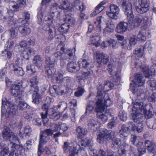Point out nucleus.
<instances>
[{"label": "nucleus", "mask_w": 156, "mask_h": 156, "mask_svg": "<svg viewBox=\"0 0 156 156\" xmlns=\"http://www.w3.org/2000/svg\"><path fill=\"white\" fill-rule=\"evenodd\" d=\"M68 6H70L71 8V10H68L69 11L72 10L73 8H75L78 10H79L80 11H82L84 10L86 7L84 4L81 2L79 0H77L72 3L71 5L69 3Z\"/></svg>", "instance_id": "obj_17"}, {"label": "nucleus", "mask_w": 156, "mask_h": 156, "mask_svg": "<svg viewBox=\"0 0 156 156\" xmlns=\"http://www.w3.org/2000/svg\"><path fill=\"white\" fill-rule=\"evenodd\" d=\"M144 127V126L142 122H140L137 123L136 126L133 125L131 130L133 131L136 130L138 133H139L143 131Z\"/></svg>", "instance_id": "obj_35"}, {"label": "nucleus", "mask_w": 156, "mask_h": 156, "mask_svg": "<svg viewBox=\"0 0 156 156\" xmlns=\"http://www.w3.org/2000/svg\"><path fill=\"white\" fill-rule=\"evenodd\" d=\"M131 12L126 15L127 17V20L129 23L131 24L132 26L135 27H137L140 25H143L142 27H145L146 28V25L148 20V18L143 16L140 15H136L134 18L132 10H131Z\"/></svg>", "instance_id": "obj_3"}, {"label": "nucleus", "mask_w": 156, "mask_h": 156, "mask_svg": "<svg viewBox=\"0 0 156 156\" xmlns=\"http://www.w3.org/2000/svg\"><path fill=\"white\" fill-rule=\"evenodd\" d=\"M82 146L88 147L89 153L90 155H93L96 152V151L93 148V144L90 139L87 138L82 140L80 142Z\"/></svg>", "instance_id": "obj_13"}, {"label": "nucleus", "mask_w": 156, "mask_h": 156, "mask_svg": "<svg viewBox=\"0 0 156 156\" xmlns=\"http://www.w3.org/2000/svg\"><path fill=\"white\" fill-rule=\"evenodd\" d=\"M67 69L71 73L76 72L79 70L80 68L74 62H71L67 64Z\"/></svg>", "instance_id": "obj_29"}, {"label": "nucleus", "mask_w": 156, "mask_h": 156, "mask_svg": "<svg viewBox=\"0 0 156 156\" xmlns=\"http://www.w3.org/2000/svg\"><path fill=\"white\" fill-rule=\"evenodd\" d=\"M140 110L132 109L131 112V117L135 122L142 121L143 115L140 113Z\"/></svg>", "instance_id": "obj_15"}, {"label": "nucleus", "mask_w": 156, "mask_h": 156, "mask_svg": "<svg viewBox=\"0 0 156 156\" xmlns=\"http://www.w3.org/2000/svg\"><path fill=\"white\" fill-rule=\"evenodd\" d=\"M30 106L24 101H20L18 105V108L20 110H23L26 108H30Z\"/></svg>", "instance_id": "obj_48"}, {"label": "nucleus", "mask_w": 156, "mask_h": 156, "mask_svg": "<svg viewBox=\"0 0 156 156\" xmlns=\"http://www.w3.org/2000/svg\"><path fill=\"white\" fill-rule=\"evenodd\" d=\"M112 131L106 129H101L99 131L97 138V141L100 144L109 141L112 138Z\"/></svg>", "instance_id": "obj_5"}, {"label": "nucleus", "mask_w": 156, "mask_h": 156, "mask_svg": "<svg viewBox=\"0 0 156 156\" xmlns=\"http://www.w3.org/2000/svg\"><path fill=\"white\" fill-rule=\"evenodd\" d=\"M30 89L32 87H38L37 85L38 83V81L37 80V76H36L32 78L30 80Z\"/></svg>", "instance_id": "obj_47"}, {"label": "nucleus", "mask_w": 156, "mask_h": 156, "mask_svg": "<svg viewBox=\"0 0 156 156\" xmlns=\"http://www.w3.org/2000/svg\"><path fill=\"white\" fill-rule=\"evenodd\" d=\"M53 126L54 127L53 129H48L41 132L42 133L46 132H47L46 136L47 135V136L50 137V136L52 135L53 138H55L59 136L63 132L67 130L68 129V127L65 124L60 122L53 124Z\"/></svg>", "instance_id": "obj_2"}, {"label": "nucleus", "mask_w": 156, "mask_h": 156, "mask_svg": "<svg viewBox=\"0 0 156 156\" xmlns=\"http://www.w3.org/2000/svg\"><path fill=\"white\" fill-rule=\"evenodd\" d=\"M118 116L120 119L123 121H125L127 119V115L125 111L121 110L119 112Z\"/></svg>", "instance_id": "obj_54"}, {"label": "nucleus", "mask_w": 156, "mask_h": 156, "mask_svg": "<svg viewBox=\"0 0 156 156\" xmlns=\"http://www.w3.org/2000/svg\"><path fill=\"white\" fill-rule=\"evenodd\" d=\"M32 131V129L30 126H26L23 128V133L22 134L21 133H20L19 135L21 136L23 138L25 137H28L30 135Z\"/></svg>", "instance_id": "obj_28"}, {"label": "nucleus", "mask_w": 156, "mask_h": 156, "mask_svg": "<svg viewBox=\"0 0 156 156\" xmlns=\"http://www.w3.org/2000/svg\"><path fill=\"white\" fill-rule=\"evenodd\" d=\"M110 12H107L106 14L111 19L116 20L118 18V15L119 14V9L117 5L112 4L110 6Z\"/></svg>", "instance_id": "obj_11"}, {"label": "nucleus", "mask_w": 156, "mask_h": 156, "mask_svg": "<svg viewBox=\"0 0 156 156\" xmlns=\"http://www.w3.org/2000/svg\"><path fill=\"white\" fill-rule=\"evenodd\" d=\"M26 0H17V3L16 5H12V7L15 9H17L21 7V5L25 4Z\"/></svg>", "instance_id": "obj_56"}, {"label": "nucleus", "mask_w": 156, "mask_h": 156, "mask_svg": "<svg viewBox=\"0 0 156 156\" xmlns=\"http://www.w3.org/2000/svg\"><path fill=\"white\" fill-rule=\"evenodd\" d=\"M42 109L44 111V112L41 113V118L42 119H44L46 122H47L48 119L47 118L48 109V105L46 104H44L42 106Z\"/></svg>", "instance_id": "obj_38"}, {"label": "nucleus", "mask_w": 156, "mask_h": 156, "mask_svg": "<svg viewBox=\"0 0 156 156\" xmlns=\"http://www.w3.org/2000/svg\"><path fill=\"white\" fill-rule=\"evenodd\" d=\"M116 41L112 39H108L105 42H103L104 48L107 47L108 46H110L113 48L115 49L116 48Z\"/></svg>", "instance_id": "obj_37"}, {"label": "nucleus", "mask_w": 156, "mask_h": 156, "mask_svg": "<svg viewBox=\"0 0 156 156\" xmlns=\"http://www.w3.org/2000/svg\"><path fill=\"white\" fill-rule=\"evenodd\" d=\"M63 74L60 73H58V76L56 77V81L58 83H63L64 81V77H63Z\"/></svg>", "instance_id": "obj_61"}, {"label": "nucleus", "mask_w": 156, "mask_h": 156, "mask_svg": "<svg viewBox=\"0 0 156 156\" xmlns=\"http://www.w3.org/2000/svg\"><path fill=\"white\" fill-rule=\"evenodd\" d=\"M12 105V102L11 100H7L5 98H4L2 99V111L3 110V108L4 107L5 109H6L8 107H9Z\"/></svg>", "instance_id": "obj_44"}, {"label": "nucleus", "mask_w": 156, "mask_h": 156, "mask_svg": "<svg viewBox=\"0 0 156 156\" xmlns=\"http://www.w3.org/2000/svg\"><path fill=\"white\" fill-rule=\"evenodd\" d=\"M76 130L79 136L81 137H83L87 133L85 129L80 126H78L76 128Z\"/></svg>", "instance_id": "obj_45"}, {"label": "nucleus", "mask_w": 156, "mask_h": 156, "mask_svg": "<svg viewBox=\"0 0 156 156\" xmlns=\"http://www.w3.org/2000/svg\"><path fill=\"white\" fill-rule=\"evenodd\" d=\"M13 13L12 11H9L6 13L3 17L4 21L7 22L10 26L12 25L14 23L13 16Z\"/></svg>", "instance_id": "obj_22"}, {"label": "nucleus", "mask_w": 156, "mask_h": 156, "mask_svg": "<svg viewBox=\"0 0 156 156\" xmlns=\"http://www.w3.org/2000/svg\"><path fill=\"white\" fill-rule=\"evenodd\" d=\"M152 76L151 77V79L147 82L148 84L152 88L151 90L156 89V80L151 78Z\"/></svg>", "instance_id": "obj_50"}, {"label": "nucleus", "mask_w": 156, "mask_h": 156, "mask_svg": "<svg viewBox=\"0 0 156 156\" xmlns=\"http://www.w3.org/2000/svg\"><path fill=\"white\" fill-rule=\"evenodd\" d=\"M74 82V80L73 77L67 76L64 77L63 83L64 86L66 87V89H68L73 86Z\"/></svg>", "instance_id": "obj_24"}, {"label": "nucleus", "mask_w": 156, "mask_h": 156, "mask_svg": "<svg viewBox=\"0 0 156 156\" xmlns=\"http://www.w3.org/2000/svg\"><path fill=\"white\" fill-rule=\"evenodd\" d=\"M50 2H51L50 11L52 13L62 9L66 10L71 9L70 6H68L69 4L67 0H42V4L45 5Z\"/></svg>", "instance_id": "obj_1"}, {"label": "nucleus", "mask_w": 156, "mask_h": 156, "mask_svg": "<svg viewBox=\"0 0 156 156\" xmlns=\"http://www.w3.org/2000/svg\"><path fill=\"white\" fill-rule=\"evenodd\" d=\"M145 78L142 74L137 73L135 75V78L133 80L134 84H130V88L133 93L135 94L136 92L137 89L135 88V86H142L145 83Z\"/></svg>", "instance_id": "obj_4"}, {"label": "nucleus", "mask_w": 156, "mask_h": 156, "mask_svg": "<svg viewBox=\"0 0 156 156\" xmlns=\"http://www.w3.org/2000/svg\"><path fill=\"white\" fill-rule=\"evenodd\" d=\"M138 5L135 6L138 13L143 14L149 9V2L148 0H138Z\"/></svg>", "instance_id": "obj_7"}, {"label": "nucleus", "mask_w": 156, "mask_h": 156, "mask_svg": "<svg viewBox=\"0 0 156 156\" xmlns=\"http://www.w3.org/2000/svg\"><path fill=\"white\" fill-rule=\"evenodd\" d=\"M120 140L118 138H114L112 140V147L114 149H117L119 146Z\"/></svg>", "instance_id": "obj_51"}, {"label": "nucleus", "mask_w": 156, "mask_h": 156, "mask_svg": "<svg viewBox=\"0 0 156 156\" xmlns=\"http://www.w3.org/2000/svg\"><path fill=\"white\" fill-rule=\"evenodd\" d=\"M34 54V51L33 49L28 47L25 48L21 54V56L24 58L28 59L29 57L31 55H33Z\"/></svg>", "instance_id": "obj_25"}, {"label": "nucleus", "mask_w": 156, "mask_h": 156, "mask_svg": "<svg viewBox=\"0 0 156 156\" xmlns=\"http://www.w3.org/2000/svg\"><path fill=\"white\" fill-rule=\"evenodd\" d=\"M112 104V102L110 99L105 101L104 103H102V99H99L96 102V106L95 110L96 112H101L104 111L106 107L107 108V107L110 106Z\"/></svg>", "instance_id": "obj_9"}, {"label": "nucleus", "mask_w": 156, "mask_h": 156, "mask_svg": "<svg viewBox=\"0 0 156 156\" xmlns=\"http://www.w3.org/2000/svg\"><path fill=\"white\" fill-rule=\"evenodd\" d=\"M98 116L104 122H106L108 119L107 115L103 114H99V113H98Z\"/></svg>", "instance_id": "obj_64"}, {"label": "nucleus", "mask_w": 156, "mask_h": 156, "mask_svg": "<svg viewBox=\"0 0 156 156\" xmlns=\"http://www.w3.org/2000/svg\"><path fill=\"white\" fill-rule=\"evenodd\" d=\"M61 115L58 112H55L54 111H52V113L49 115L50 118L53 119L55 121H57L61 117Z\"/></svg>", "instance_id": "obj_46"}, {"label": "nucleus", "mask_w": 156, "mask_h": 156, "mask_svg": "<svg viewBox=\"0 0 156 156\" xmlns=\"http://www.w3.org/2000/svg\"><path fill=\"white\" fill-rule=\"evenodd\" d=\"M69 156H78L77 153V151L76 148L71 147L69 150Z\"/></svg>", "instance_id": "obj_60"}, {"label": "nucleus", "mask_w": 156, "mask_h": 156, "mask_svg": "<svg viewBox=\"0 0 156 156\" xmlns=\"http://www.w3.org/2000/svg\"><path fill=\"white\" fill-rule=\"evenodd\" d=\"M46 132L44 133H42L41 132H40V141L37 152L38 156H40L41 153L44 151L43 149L41 148L43 144H46L50 139V137H49L47 135L46 136Z\"/></svg>", "instance_id": "obj_10"}, {"label": "nucleus", "mask_w": 156, "mask_h": 156, "mask_svg": "<svg viewBox=\"0 0 156 156\" xmlns=\"http://www.w3.org/2000/svg\"><path fill=\"white\" fill-rule=\"evenodd\" d=\"M43 29L48 31V38L50 40H52L54 37L55 29L51 25H46L43 27Z\"/></svg>", "instance_id": "obj_21"}, {"label": "nucleus", "mask_w": 156, "mask_h": 156, "mask_svg": "<svg viewBox=\"0 0 156 156\" xmlns=\"http://www.w3.org/2000/svg\"><path fill=\"white\" fill-rule=\"evenodd\" d=\"M152 62L154 66H152L150 69H149L148 66H140V68L142 69L144 74L146 78H151V77L156 73V61H153Z\"/></svg>", "instance_id": "obj_8"}, {"label": "nucleus", "mask_w": 156, "mask_h": 156, "mask_svg": "<svg viewBox=\"0 0 156 156\" xmlns=\"http://www.w3.org/2000/svg\"><path fill=\"white\" fill-rule=\"evenodd\" d=\"M60 49L62 51L65 53L66 59H70L73 55L72 49H66L63 47H61Z\"/></svg>", "instance_id": "obj_31"}, {"label": "nucleus", "mask_w": 156, "mask_h": 156, "mask_svg": "<svg viewBox=\"0 0 156 156\" xmlns=\"http://www.w3.org/2000/svg\"><path fill=\"white\" fill-rule=\"evenodd\" d=\"M9 152L8 147H2L0 143V155L4 156L7 154Z\"/></svg>", "instance_id": "obj_49"}, {"label": "nucleus", "mask_w": 156, "mask_h": 156, "mask_svg": "<svg viewBox=\"0 0 156 156\" xmlns=\"http://www.w3.org/2000/svg\"><path fill=\"white\" fill-rule=\"evenodd\" d=\"M65 19L68 23H65L61 25L58 28L59 30L63 33H67L69 28V26L71 25H73L75 22V21L73 18L71 17L70 14H66L65 15Z\"/></svg>", "instance_id": "obj_6"}, {"label": "nucleus", "mask_w": 156, "mask_h": 156, "mask_svg": "<svg viewBox=\"0 0 156 156\" xmlns=\"http://www.w3.org/2000/svg\"><path fill=\"white\" fill-rule=\"evenodd\" d=\"M24 14L25 16V19L21 20V18H20L19 19V21H21V23H26L27 22L30 18V14L27 11H24Z\"/></svg>", "instance_id": "obj_53"}, {"label": "nucleus", "mask_w": 156, "mask_h": 156, "mask_svg": "<svg viewBox=\"0 0 156 156\" xmlns=\"http://www.w3.org/2000/svg\"><path fill=\"white\" fill-rule=\"evenodd\" d=\"M96 56L97 62L99 64L101 63L106 64L109 60L108 56L103 53L97 52Z\"/></svg>", "instance_id": "obj_18"}, {"label": "nucleus", "mask_w": 156, "mask_h": 156, "mask_svg": "<svg viewBox=\"0 0 156 156\" xmlns=\"http://www.w3.org/2000/svg\"><path fill=\"white\" fill-rule=\"evenodd\" d=\"M92 73L93 72L92 70L89 69L87 71L83 72L82 73L80 76L77 77V78H78V80H79L81 79L84 80L86 78H88V77L89 76L90 74H92Z\"/></svg>", "instance_id": "obj_42"}, {"label": "nucleus", "mask_w": 156, "mask_h": 156, "mask_svg": "<svg viewBox=\"0 0 156 156\" xmlns=\"http://www.w3.org/2000/svg\"><path fill=\"white\" fill-rule=\"evenodd\" d=\"M3 137L6 140H8L9 137L13 134V132L11 131L8 127L5 128L2 132Z\"/></svg>", "instance_id": "obj_40"}, {"label": "nucleus", "mask_w": 156, "mask_h": 156, "mask_svg": "<svg viewBox=\"0 0 156 156\" xmlns=\"http://www.w3.org/2000/svg\"><path fill=\"white\" fill-rule=\"evenodd\" d=\"M117 2L119 5H122L125 15L131 12L132 9V5L131 3H126V1L125 0H117Z\"/></svg>", "instance_id": "obj_16"}, {"label": "nucleus", "mask_w": 156, "mask_h": 156, "mask_svg": "<svg viewBox=\"0 0 156 156\" xmlns=\"http://www.w3.org/2000/svg\"><path fill=\"white\" fill-rule=\"evenodd\" d=\"M45 61L46 66L48 67H52L54 66V63L53 61L51 60L50 57H46Z\"/></svg>", "instance_id": "obj_57"}, {"label": "nucleus", "mask_w": 156, "mask_h": 156, "mask_svg": "<svg viewBox=\"0 0 156 156\" xmlns=\"http://www.w3.org/2000/svg\"><path fill=\"white\" fill-rule=\"evenodd\" d=\"M144 48L143 46H140L135 48L134 53L137 57H142L144 55Z\"/></svg>", "instance_id": "obj_41"}, {"label": "nucleus", "mask_w": 156, "mask_h": 156, "mask_svg": "<svg viewBox=\"0 0 156 156\" xmlns=\"http://www.w3.org/2000/svg\"><path fill=\"white\" fill-rule=\"evenodd\" d=\"M129 128L126 126L124 125L122 126L121 129L119 131L120 137H124L127 136L128 133L129 132Z\"/></svg>", "instance_id": "obj_32"}, {"label": "nucleus", "mask_w": 156, "mask_h": 156, "mask_svg": "<svg viewBox=\"0 0 156 156\" xmlns=\"http://www.w3.org/2000/svg\"><path fill=\"white\" fill-rule=\"evenodd\" d=\"M144 99H141L140 96H138L137 98L134 101H132L133 107L132 109L140 110L142 111V110H145Z\"/></svg>", "instance_id": "obj_12"}, {"label": "nucleus", "mask_w": 156, "mask_h": 156, "mask_svg": "<svg viewBox=\"0 0 156 156\" xmlns=\"http://www.w3.org/2000/svg\"><path fill=\"white\" fill-rule=\"evenodd\" d=\"M15 74L19 76H23L24 74V72L22 68L19 66L15 67L14 70Z\"/></svg>", "instance_id": "obj_55"}, {"label": "nucleus", "mask_w": 156, "mask_h": 156, "mask_svg": "<svg viewBox=\"0 0 156 156\" xmlns=\"http://www.w3.org/2000/svg\"><path fill=\"white\" fill-rule=\"evenodd\" d=\"M145 28H144V27H141L140 30L137 35V39L138 41H145V35L147 32Z\"/></svg>", "instance_id": "obj_30"}, {"label": "nucleus", "mask_w": 156, "mask_h": 156, "mask_svg": "<svg viewBox=\"0 0 156 156\" xmlns=\"http://www.w3.org/2000/svg\"><path fill=\"white\" fill-rule=\"evenodd\" d=\"M85 90L83 88L79 87L78 88L77 91L75 92V95L77 97H79L82 95L84 92Z\"/></svg>", "instance_id": "obj_58"}, {"label": "nucleus", "mask_w": 156, "mask_h": 156, "mask_svg": "<svg viewBox=\"0 0 156 156\" xmlns=\"http://www.w3.org/2000/svg\"><path fill=\"white\" fill-rule=\"evenodd\" d=\"M130 140L133 144H135L139 141V138L135 135H131Z\"/></svg>", "instance_id": "obj_63"}, {"label": "nucleus", "mask_w": 156, "mask_h": 156, "mask_svg": "<svg viewBox=\"0 0 156 156\" xmlns=\"http://www.w3.org/2000/svg\"><path fill=\"white\" fill-rule=\"evenodd\" d=\"M18 28V30L20 33L23 36H26L30 34L31 30L29 27L25 23H21Z\"/></svg>", "instance_id": "obj_20"}, {"label": "nucleus", "mask_w": 156, "mask_h": 156, "mask_svg": "<svg viewBox=\"0 0 156 156\" xmlns=\"http://www.w3.org/2000/svg\"><path fill=\"white\" fill-rule=\"evenodd\" d=\"M128 26L127 23L121 22L119 23L116 28V31L119 33H123L127 31Z\"/></svg>", "instance_id": "obj_19"}, {"label": "nucleus", "mask_w": 156, "mask_h": 156, "mask_svg": "<svg viewBox=\"0 0 156 156\" xmlns=\"http://www.w3.org/2000/svg\"><path fill=\"white\" fill-rule=\"evenodd\" d=\"M79 65L80 67H83L87 69H90L91 67V64L88 60L83 59L81 61L79 62Z\"/></svg>", "instance_id": "obj_39"}, {"label": "nucleus", "mask_w": 156, "mask_h": 156, "mask_svg": "<svg viewBox=\"0 0 156 156\" xmlns=\"http://www.w3.org/2000/svg\"><path fill=\"white\" fill-rule=\"evenodd\" d=\"M104 17L102 16L98 17L97 18L96 21L95 22V24H96V26L97 28L99 30H101V26L100 24L102 21H104Z\"/></svg>", "instance_id": "obj_52"}, {"label": "nucleus", "mask_w": 156, "mask_h": 156, "mask_svg": "<svg viewBox=\"0 0 156 156\" xmlns=\"http://www.w3.org/2000/svg\"><path fill=\"white\" fill-rule=\"evenodd\" d=\"M8 140H9L11 142L10 143L12 144L14 143V142H16L17 141H18V139L17 135H15V134L13 133V134H12V135L9 137Z\"/></svg>", "instance_id": "obj_59"}, {"label": "nucleus", "mask_w": 156, "mask_h": 156, "mask_svg": "<svg viewBox=\"0 0 156 156\" xmlns=\"http://www.w3.org/2000/svg\"><path fill=\"white\" fill-rule=\"evenodd\" d=\"M144 144L145 147L147 148L149 151L152 152L154 151L156 147L154 143L149 140H147L145 141Z\"/></svg>", "instance_id": "obj_33"}, {"label": "nucleus", "mask_w": 156, "mask_h": 156, "mask_svg": "<svg viewBox=\"0 0 156 156\" xmlns=\"http://www.w3.org/2000/svg\"><path fill=\"white\" fill-rule=\"evenodd\" d=\"M94 103L93 101H90L87 104L86 111L85 112L86 115H87L88 112H90L92 111L94 109Z\"/></svg>", "instance_id": "obj_43"}, {"label": "nucleus", "mask_w": 156, "mask_h": 156, "mask_svg": "<svg viewBox=\"0 0 156 156\" xmlns=\"http://www.w3.org/2000/svg\"><path fill=\"white\" fill-rule=\"evenodd\" d=\"M115 118L113 117L112 119H111L110 122L108 124V127L110 129H112L115 127L116 125V119H114Z\"/></svg>", "instance_id": "obj_62"}, {"label": "nucleus", "mask_w": 156, "mask_h": 156, "mask_svg": "<svg viewBox=\"0 0 156 156\" xmlns=\"http://www.w3.org/2000/svg\"><path fill=\"white\" fill-rule=\"evenodd\" d=\"M133 149V148L129 146L126 145L125 146H122L119 147L118 150V153L120 155H125L129 151L131 152Z\"/></svg>", "instance_id": "obj_26"}, {"label": "nucleus", "mask_w": 156, "mask_h": 156, "mask_svg": "<svg viewBox=\"0 0 156 156\" xmlns=\"http://www.w3.org/2000/svg\"><path fill=\"white\" fill-rule=\"evenodd\" d=\"M30 94H32V102L35 104H38L41 101V96L39 94L38 87H32L29 91Z\"/></svg>", "instance_id": "obj_14"}, {"label": "nucleus", "mask_w": 156, "mask_h": 156, "mask_svg": "<svg viewBox=\"0 0 156 156\" xmlns=\"http://www.w3.org/2000/svg\"><path fill=\"white\" fill-rule=\"evenodd\" d=\"M91 44L94 45L96 47L100 46L101 42L100 37L98 35H92L90 38Z\"/></svg>", "instance_id": "obj_36"}, {"label": "nucleus", "mask_w": 156, "mask_h": 156, "mask_svg": "<svg viewBox=\"0 0 156 156\" xmlns=\"http://www.w3.org/2000/svg\"><path fill=\"white\" fill-rule=\"evenodd\" d=\"M43 62V59L40 55H37L34 56L33 60V63L38 68L41 67Z\"/></svg>", "instance_id": "obj_27"}, {"label": "nucleus", "mask_w": 156, "mask_h": 156, "mask_svg": "<svg viewBox=\"0 0 156 156\" xmlns=\"http://www.w3.org/2000/svg\"><path fill=\"white\" fill-rule=\"evenodd\" d=\"M99 122L98 121L94 119H90L88 122V126L89 129L94 131L97 130L98 127Z\"/></svg>", "instance_id": "obj_23"}, {"label": "nucleus", "mask_w": 156, "mask_h": 156, "mask_svg": "<svg viewBox=\"0 0 156 156\" xmlns=\"http://www.w3.org/2000/svg\"><path fill=\"white\" fill-rule=\"evenodd\" d=\"M11 89V94L12 96L19 98L21 97L22 95L20 89L16 88L15 86H12Z\"/></svg>", "instance_id": "obj_34"}]
</instances>
